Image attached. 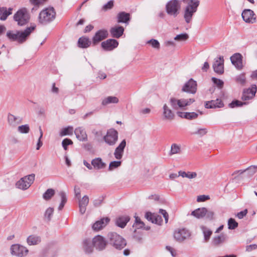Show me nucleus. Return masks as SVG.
I'll use <instances>...</instances> for the list:
<instances>
[{"label": "nucleus", "mask_w": 257, "mask_h": 257, "mask_svg": "<svg viewBox=\"0 0 257 257\" xmlns=\"http://www.w3.org/2000/svg\"><path fill=\"white\" fill-rule=\"evenodd\" d=\"M35 28L36 25H34L27 28L24 31H17L16 33H13L12 31H9L7 33V36L11 41L22 43L26 40L27 37Z\"/></svg>", "instance_id": "2"}, {"label": "nucleus", "mask_w": 257, "mask_h": 257, "mask_svg": "<svg viewBox=\"0 0 257 257\" xmlns=\"http://www.w3.org/2000/svg\"><path fill=\"white\" fill-rule=\"evenodd\" d=\"M147 44H150L155 49H159L160 47V43L156 39H152L148 41Z\"/></svg>", "instance_id": "51"}, {"label": "nucleus", "mask_w": 257, "mask_h": 257, "mask_svg": "<svg viewBox=\"0 0 257 257\" xmlns=\"http://www.w3.org/2000/svg\"><path fill=\"white\" fill-rule=\"evenodd\" d=\"M56 12L53 7L46 8L39 14V21L43 25H47L55 18Z\"/></svg>", "instance_id": "4"}, {"label": "nucleus", "mask_w": 257, "mask_h": 257, "mask_svg": "<svg viewBox=\"0 0 257 257\" xmlns=\"http://www.w3.org/2000/svg\"><path fill=\"white\" fill-rule=\"evenodd\" d=\"M227 235L221 233L219 235L214 237L212 240V243L215 246H218L224 243L227 240Z\"/></svg>", "instance_id": "31"}, {"label": "nucleus", "mask_w": 257, "mask_h": 257, "mask_svg": "<svg viewBox=\"0 0 257 257\" xmlns=\"http://www.w3.org/2000/svg\"><path fill=\"white\" fill-rule=\"evenodd\" d=\"M18 131L21 134H27L30 131L29 126L28 124L20 125L18 127Z\"/></svg>", "instance_id": "50"}, {"label": "nucleus", "mask_w": 257, "mask_h": 257, "mask_svg": "<svg viewBox=\"0 0 257 257\" xmlns=\"http://www.w3.org/2000/svg\"><path fill=\"white\" fill-rule=\"evenodd\" d=\"M58 195L60 197L61 202L59 204L58 209L61 210L67 201V197L66 193L63 191H60L58 193Z\"/></svg>", "instance_id": "40"}, {"label": "nucleus", "mask_w": 257, "mask_h": 257, "mask_svg": "<svg viewBox=\"0 0 257 257\" xmlns=\"http://www.w3.org/2000/svg\"><path fill=\"white\" fill-rule=\"evenodd\" d=\"M108 217L101 219L96 221L92 226V229L95 231H99L104 227L109 221Z\"/></svg>", "instance_id": "22"}, {"label": "nucleus", "mask_w": 257, "mask_h": 257, "mask_svg": "<svg viewBox=\"0 0 257 257\" xmlns=\"http://www.w3.org/2000/svg\"><path fill=\"white\" fill-rule=\"evenodd\" d=\"M256 91V86L252 84L250 88L244 90L242 95V99L243 100H247L252 98L255 94Z\"/></svg>", "instance_id": "17"}, {"label": "nucleus", "mask_w": 257, "mask_h": 257, "mask_svg": "<svg viewBox=\"0 0 257 257\" xmlns=\"http://www.w3.org/2000/svg\"><path fill=\"white\" fill-rule=\"evenodd\" d=\"M235 81L241 85H244L246 82V78L244 73H241L238 75H237L235 77Z\"/></svg>", "instance_id": "45"}, {"label": "nucleus", "mask_w": 257, "mask_h": 257, "mask_svg": "<svg viewBox=\"0 0 257 257\" xmlns=\"http://www.w3.org/2000/svg\"><path fill=\"white\" fill-rule=\"evenodd\" d=\"M107 240L110 245L119 250L122 249L127 244L125 239L114 232L108 233Z\"/></svg>", "instance_id": "3"}, {"label": "nucleus", "mask_w": 257, "mask_h": 257, "mask_svg": "<svg viewBox=\"0 0 257 257\" xmlns=\"http://www.w3.org/2000/svg\"><path fill=\"white\" fill-rule=\"evenodd\" d=\"M195 101L193 98L177 99L175 98H171L170 99V103L172 107L175 110L179 108H182L186 106L190 105Z\"/></svg>", "instance_id": "8"}, {"label": "nucleus", "mask_w": 257, "mask_h": 257, "mask_svg": "<svg viewBox=\"0 0 257 257\" xmlns=\"http://www.w3.org/2000/svg\"><path fill=\"white\" fill-rule=\"evenodd\" d=\"M184 115V118L192 120L196 118L198 116V114L195 112H186Z\"/></svg>", "instance_id": "46"}, {"label": "nucleus", "mask_w": 257, "mask_h": 257, "mask_svg": "<svg viewBox=\"0 0 257 257\" xmlns=\"http://www.w3.org/2000/svg\"><path fill=\"white\" fill-rule=\"evenodd\" d=\"M103 200V197L102 196L99 197L97 199H95L93 202L94 206L95 207L99 206L101 204Z\"/></svg>", "instance_id": "59"}, {"label": "nucleus", "mask_w": 257, "mask_h": 257, "mask_svg": "<svg viewBox=\"0 0 257 257\" xmlns=\"http://www.w3.org/2000/svg\"><path fill=\"white\" fill-rule=\"evenodd\" d=\"M89 203V197L87 195H84L79 201V212L81 214L85 213L86 210V207Z\"/></svg>", "instance_id": "23"}, {"label": "nucleus", "mask_w": 257, "mask_h": 257, "mask_svg": "<svg viewBox=\"0 0 257 257\" xmlns=\"http://www.w3.org/2000/svg\"><path fill=\"white\" fill-rule=\"evenodd\" d=\"M121 164V161H113L109 163V167H108V170L109 171H112L119 166H120Z\"/></svg>", "instance_id": "47"}, {"label": "nucleus", "mask_w": 257, "mask_h": 257, "mask_svg": "<svg viewBox=\"0 0 257 257\" xmlns=\"http://www.w3.org/2000/svg\"><path fill=\"white\" fill-rule=\"evenodd\" d=\"M179 176H181L183 178H187L189 179H193L197 176V173L196 172H184L182 171H180L179 172Z\"/></svg>", "instance_id": "41"}, {"label": "nucleus", "mask_w": 257, "mask_h": 257, "mask_svg": "<svg viewBox=\"0 0 257 257\" xmlns=\"http://www.w3.org/2000/svg\"><path fill=\"white\" fill-rule=\"evenodd\" d=\"M214 212L211 210H208L207 209V212L205 213L206 218L209 220H212L214 218Z\"/></svg>", "instance_id": "64"}, {"label": "nucleus", "mask_w": 257, "mask_h": 257, "mask_svg": "<svg viewBox=\"0 0 257 257\" xmlns=\"http://www.w3.org/2000/svg\"><path fill=\"white\" fill-rule=\"evenodd\" d=\"M73 144L71 140L66 138L62 141V145L65 150H67V146Z\"/></svg>", "instance_id": "55"}, {"label": "nucleus", "mask_w": 257, "mask_h": 257, "mask_svg": "<svg viewBox=\"0 0 257 257\" xmlns=\"http://www.w3.org/2000/svg\"><path fill=\"white\" fill-rule=\"evenodd\" d=\"M209 199V196L208 195H200L197 197V202H203Z\"/></svg>", "instance_id": "63"}, {"label": "nucleus", "mask_w": 257, "mask_h": 257, "mask_svg": "<svg viewBox=\"0 0 257 257\" xmlns=\"http://www.w3.org/2000/svg\"><path fill=\"white\" fill-rule=\"evenodd\" d=\"M213 70L215 72L221 74L224 72V59L223 57L220 56L215 59L213 64Z\"/></svg>", "instance_id": "14"}, {"label": "nucleus", "mask_w": 257, "mask_h": 257, "mask_svg": "<svg viewBox=\"0 0 257 257\" xmlns=\"http://www.w3.org/2000/svg\"><path fill=\"white\" fill-rule=\"evenodd\" d=\"M223 106V103L222 100L219 99H216L215 100L208 101L205 104V106L207 108H221Z\"/></svg>", "instance_id": "26"}, {"label": "nucleus", "mask_w": 257, "mask_h": 257, "mask_svg": "<svg viewBox=\"0 0 257 257\" xmlns=\"http://www.w3.org/2000/svg\"><path fill=\"white\" fill-rule=\"evenodd\" d=\"M83 248L86 253L90 254L93 252V246L92 240L90 239H85L82 242Z\"/></svg>", "instance_id": "30"}, {"label": "nucleus", "mask_w": 257, "mask_h": 257, "mask_svg": "<svg viewBox=\"0 0 257 257\" xmlns=\"http://www.w3.org/2000/svg\"><path fill=\"white\" fill-rule=\"evenodd\" d=\"M163 220L161 216L155 215L154 221H152L153 223H155L158 225H161Z\"/></svg>", "instance_id": "60"}, {"label": "nucleus", "mask_w": 257, "mask_h": 257, "mask_svg": "<svg viewBox=\"0 0 257 257\" xmlns=\"http://www.w3.org/2000/svg\"><path fill=\"white\" fill-rule=\"evenodd\" d=\"M159 213L163 215L165 218V222L167 223L169 219V215L167 211L163 209H160L159 210Z\"/></svg>", "instance_id": "61"}, {"label": "nucleus", "mask_w": 257, "mask_h": 257, "mask_svg": "<svg viewBox=\"0 0 257 257\" xmlns=\"http://www.w3.org/2000/svg\"><path fill=\"white\" fill-rule=\"evenodd\" d=\"M55 194V191L53 189H48L43 194V197L46 200L50 199Z\"/></svg>", "instance_id": "43"}, {"label": "nucleus", "mask_w": 257, "mask_h": 257, "mask_svg": "<svg viewBox=\"0 0 257 257\" xmlns=\"http://www.w3.org/2000/svg\"><path fill=\"white\" fill-rule=\"evenodd\" d=\"M190 236V231L185 228L178 229L174 233V237L175 239L179 242H182L185 240L188 239Z\"/></svg>", "instance_id": "11"}, {"label": "nucleus", "mask_w": 257, "mask_h": 257, "mask_svg": "<svg viewBox=\"0 0 257 257\" xmlns=\"http://www.w3.org/2000/svg\"><path fill=\"white\" fill-rule=\"evenodd\" d=\"M155 214H152L151 212H147L145 214V217L146 219L151 221L152 223V221H154L155 218Z\"/></svg>", "instance_id": "62"}, {"label": "nucleus", "mask_w": 257, "mask_h": 257, "mask_svg": "<svg viewBox=\"0 0 257 257\" xmlns=\"http://www.w3.org/2000/svg\"><path fill=\"white\" fill-rule=\"evenodd\" d=\"M10 250L11 254L17 257H24L29 252V250L26 247L19 244L12 245Z\"/></svg>", "instance_id": "10"}, {"label": "nucleus", "mask_w": 257, "mask_h": 257, "mask_svg": "<svg viewBox=\"0 0 257 257\" xmlns=\"http://www.w3.org/2000/svg\"><path fill=\"white\" fill-rule=\"evenodd\" d=\"M74 134L76 138L80 141L86 142L87 141V135L85 129L82 126L76 127L74 130Z\"/></svg>", "instance_id": "20"}, {"label": "nucleus", "mask_w": 257, "mask_h": 257, "mask_svg": "<svg viewBox=\"0 0 257 257\" xmlns=\"http://www.w3.org/2000/svg\"><path fill=\"white\" fill-rule=\"evenodd\" d=\"M242 56L239 53H235L230 57V60L232 64L238 70L242 68Z\"/></svg>", "instance_id": "21"}, {"label": "nucleus", "mask_w": 257, "mask_h": 257, "mask_svg": "<svg viewBox=\"0 0 257 257\" xmlns=\"http://www.w3.org/2000/svg\"><path fill=\"white\" fill-rule=\"evenodd\" d=\"M113 6V0H110L106 4L104 5V6L102 8V10L104 11H106L108 10H110L112 8Z\"/></svg>", "instance_id": "54"}, {"label": "nucleus", "mask_w": 257, "mask_h": 257, "mask_svg": "<svg viewBox=\"0 0 257 257\" xmlns=\"http://www.w3.org/2000/svg\"><path fill=\"white\" fill-rule=\"evenodd\" d=\"M207 133V130L205 128H201L198 129L197 131L194 132L193 134L197 135L200 137H202L206 135Z\"/></svg>", "instance_id": "57"}, {"label": "nucleus", "mask_w": 257, "mask_h": 257, "mask_svg": "<svg viewBox=\"0 0 257 257\" xmlns=\"http://www.w3.org/2000/svg\"><path fill=\"white\" fill-rule=\"evenodd\" d=\"M181 8V2L178 0H170L165 6L167 14L174 18L179 15Z\"/></svg>", "instance_id": "5"}, {"label": "nucleus", "mask_w": 257, "mask_h": 257, "mask_svg": "<svg viewBox=\"0 0 257 257\" xmlns=\"http://www.w3.org/2000/svg\"><path fill=\"white\" fill-rule=\"evenodd\" d=\"M244 104H246L245 102H243L238 100H235L229 104V107L230 108H235L236 107L242 106Z\"/></svg>", "instance_id": "48"}, {"label": "nucleus", "mask_w": 257, "mask_h": 257, "mask_svg": "<svg viewBox=\"0 0 257 257\" xmlns=\"http://www.w3.org/2000/svg\"><path fill=\"white\" fill-rule=\"evenodd\" d=\"M183 3L186 4L184 9L183 18L187 24L191 22L193 16L197 11L200 5L199 0H182Z\"/></svg>", "instance_id": "1"}, {"label": "nucleus", "mask_w": 257, "mask_h": 257, "mask_svg": "<svg viewBox=\"0 0 257 257\" xmlns=\"http://www.w3.org/2000/svg\"><path fill=\"white\" fill-rule=\"evenodd\" d=\"M92 243L93 247L96 249L102 250L105 248L107 241L103 236L97 235L93 238Z\"/></svg>", "instance_id": "12"}, {"label": "nucleus", "mask_w": 257, "mask_h": 257, "mask_svg": "<svg viewBox=\"0 0 257 257\" xmlns=\"http://www.w3.org/2000/svg\"><path fill=\"white\" fill-rule=\"evenodd\" d=\"M213 83L215 84L219 88L221 89L223 87L224 82L221 79L216 78L215 77H212L211 78Z\"/></svg>", "instance_id": "52"}, {"label": "nucleus", "mask_w": 257, "mask_h": 257, "mask_svg": "<svg viewBox=\"0 0 257 257\" xmlns=\"http://www.w3.org/2000/svg\"><path fill=\"white\" fill-rule=\"evenodd\" d=\"M182 91L194 94L197 90V82L193 79H189L183 86Z\"/></svg>", "instance_id": "13"}, {"label": "nucleus", "mask_w": 257, "mask_h": 257, "mask_svg": "<svg viewBox=\"0 0 257 257\" xmlns=\"http://www.w3.org/2000/svg\"><path fill=\"white\" fill-rule=\"evenodd\" d=\"M126 146V141L123 140L115 148L114 152V156L116 160H120L122 159L124 154V150Z\"/></svg>", "instance_id": "16"}, {"label": "nucleus", "mask_w": 257, "mask_h": 257, "mask_svg": "<svg viewBox=\"0 0 257 257\" xmlns=\"http://www.w3.org/2000/svg\"><path fill=\"white\" fill-rule=\"evenodd\" d=\"M102 48L105 51H111L118 46V42L114 39H108L101 43Z\"/></svg>", "instance_id": "18"}, {"label": "nucleus", "mask_w": 257, "mask_h": 257, "mask_svg": "<svg viewBox=\"0 0 257 257\" xmlns=\"http://www.w3.org/2000/svg\"><path fill=\"white\" fill-rule=\"evenodd\" d=\"M124 32V28L122 26H116L112 27L110 29V33L112 37L115 38H120Z\"/></svg>", "instance_id": "24"}, {"label": "nucleus", "mask_w": 257, "mask_h": 257, "mask_svg": "<svg viewBox=\"0 0 257 257\" xmlns=\"http://www.w3.org/2000/svg\"><path fill=\"white\" fill-rule=\"evenodd\" d=\"M91 44L90 40L86 37H80L78 41V46L81 48H88Z\"/></svg>", "instance_id": "35"}, {"label": "nucleus", "mask_w": 257, "mask_h": 257, "mask_svg": "<svg viewBox=\"0 0 257 257\" xmlns=\"http://www.w3.org/2000/svg\"><path fill=\"white\" fill-rule=\"evenodd\" d=\"M108 36V32L106 30H100L98 31L92 38V43L96 45L101 41L105 39Z\"/></svg>", "instance_id": "19"}, {"label": "nucleus", "mask_w": 257, "mask_h": 257, "mask_svg": "<svg viewBox=\"0 0 257 257\" xmlns=\"http://www.w3.org/2000/svg\"><path fill=\"white\" fill-rule=\"evenodd\" d=\"M135 223L136 226L138 229L142 228L145 225V223L138 216H135Z\"/></svg>", "instance_id": "56"}, {"label": "nucleus", "mask_w": 257, "mask_h": 257, "mask_svg": "<svg viewBox=\"0 0 257 257\" xmlns=\"http://www.w3.org/2000/svg\"><path fill=\"white\" fill-rule=\"evenodd\" d=\"M41 242V237L37 234H32L28 236L27 243L29 245H36Z\"/></svg>", "instance_id": "28"}, {"label": "nucleus", "mask_w": 257, "mask_h": 257, "mask_svg": "<svg viewBox=\"0 0 257 257\" xmlns=\"http://www.w3.org/2000/svg\"><path fill=\"white\" fill-rule=\"evenodd\" d=\"M119 100L117 97L113 96H110L103 98L101 104L106 106L111 103H117Z\"/></svg>", "instance_id": "37"}, {"label": "nucleus", "mask_w": 257, "mask_h": 257, "mask_svg": "<svg viewBox=\"0 0 257 257\" xmlns=\"http://www.w3.org/2000/svg\"><path fill=\"white\" fill-rule=\"evenodd\" d=\"M91 165L96 170L103 169L106 164L102 161L100 158H96L91 161Z\"/></svg>", "instance_id": "29"}, {"label": "nucleus", "mask_w": 257, "mask_h": 257, "mask_svg": "<svg viewBox=\"0 0 257 257\" xmlns=\"http://www.w3.org/2000/svg\"><path fill=\"white\" fill-rule=\"evenodd\" d=\"M130 220V217L127 215L121 216L116 218L115 223L118 227L123 228L126 226Z\"/></svg>", "instance_id": "27"}, {"label": "nucleus", "mask_w": 257, "mask_h": 257, "mask_svg": "<svg viewBox=\"0 0 257 257\" xmlns=\"http://www.w3.org/2000/svg\"><path fill=\"white\" fill-rule=\"evenodd\" d=\"M181 153V146L180 144L174 143L171 146V150L169 155L171 156L175 154H180Z\"/></svg>", "instance_id": "38"}, {"label": "nucleus", "mask_w": 257, "mask_h": 257, "mask_svg": "<svg viewBox=\"0 0 257 257\" xmlns=\"http://www.w3.org/2000/svg\"><path fill=\"white\" fill-rule=\"evenodd\" d=\"M118 138V133L117 131L114 128H110L107 130L103 139L106 144L110 146H113L116 144Z\"/></svg>", "instance_id": "9"}, {"label": "nucleus", "mask_w": 257, "mask_h": 257, "mask_svg": "<svg viewBox=\"0 0 257 257\" xmlns=\"http://www.w3.org/2000/svg\"><path fill=\"white\" fill-rule=\"evenodd\" d=\"M13 9L9 8L7 9L6 7H0V20L5 21L8 16L12 14Z\"/></svg>", "instance_id": "33"}, {"label": "nucleus", "mask_w": 257, "mask_h": 257, "mask_svg": "<svg viewBox=\"0 0 257 257\" xmlns=\"http://www.w3.org/2000/svg\"><path fill=\"white\" fill-rule=\"evenodd\" d=\"M8 121L9 124L13 126H17L22 121V118L20 117L9 113L8 116Z\"/></svg>", "instance_id": "34"}, {"label": "nucleus", "mask_w": 257, "mask_h": 257, "mask_svg": "<svg viewBox=\"0 0 257 257\" xmlns=\"http://www.w3.org/2000/svg\"><path fill=\"white\" fill-rule=\"evenodd\" d=\"M246 171H248L250 175H253L257 172V166H250L246 168Z\"/></svg>", "instance_id": "58"}, {"label": "nucleus", "mask_w": 257, "mask_h": 257, "mask_svg": "<svg viewBox=\"0 0 257 257\" xmlns=\"http://www.w3.org/2000/svg\"><path fill=\"white\" fill-rule=\"evenodd\" d=\"M14 20L17 22L19 26H23L27 24L30 20L29 11L26 8L19 10L14 15Z\"/></svg>", "instance_id": "6"}, {"label": "nucleus", "mask_w": 257, "mask_h": 257, "mask_svg": "<svg viewBox=\"0 0 257 257\" xmlns=\"http://www.w3.org/2000/svg\"><path fill=\"white\" fill-rule=\"evenodd\" d=\"M238 226V223L235 219L230 218L228 220V228L229 229H234Z\"/></svg>", "instance_id": "49"}, {"label": "nucleus", "mask_w": 257, "mask_h": 257, "mask_svg": "<svg viewBox=\"0 0 257 257\" xmlns=\"http://www.w3.org/2000/svg\"><path fill=\"white\" fill-rule=\"evenodd\" d=\"M163 116L164 119L171 120L174 118V113L166 104L163 107Z\"/></svg>", "instance_id": "25"}, {"label": "nucleus", "mask_w": 257, "mask_h": 257, "mask_svg": "<svg viewBox=\"0 0 257 257\" xmlns=\"http://www.w3.org/2000/svg\"><path fill=\"white\" fill-rule=\"evenodd\" d=\"M130 14L124 12H121L117 16V22L119 23H128L130 20Z\"/></svg>", "instance_id": "32"}, {"label": "nucleus", "mask_w": 257, "mask_h": 257, "mask_svg": "<svg viewBox=\"0 0 257 257\" xmlns=\"http://www.w3.org/2000/svg\"><path fill=\"white\" fill-rule=\"evenodd\" d=\"M207 209L205 207L199 208L191 212V215L197 218H201L205 216Z\"/></svg>", "instance_id": "36"}, {"label": "nucleus", "mask_w": 257, "mask_h": 257, "mask_svg": "<svg viewBox=\"0 0 257 257\" xmlns=\"http://www.w3.org/2000/svg\"><path fill=\"white\" fill-rule=\"evenodd\" d=\"M242 18L246 23L253 24L255 22L256 18L254 12L249 9L244 10L241 14Z\"/></svg>", "instance_id": "15"}, {"label": "nucleus", "mask_w": 257, "mask_h": 257, "mask_svg": "<svg viewBox=\"0 0 257 257\" xmlns=\"http://www.w3.org/2000/svg\"><path fill=\"white\" fill-rule=\"evenodd\" d=\"M188 38V35L186 33H182L177 35L175 38L174 40L178 41H182L186 40Z\"/></svg>", "instance_id": "53"}, {"label": "nucleus", "mask_w": 257, "mask_h": 257, "mask_svg": "<svg viewBox=\"0 0 257 257\" xmlns=\"http://www.w3.org/2000/svg\"><path fill=\"white\" fill-rule=\"evenodd\" d=\"M54 212V208L53 207H49L45 211L44 214L45 218L48 221H50Z\"/></svg>", "instance_id": "44"}, {"label": "nucleus", "mask_w": 257, "mask_h": 257, "mask_svg": "<svg viewBox=\"0 0 257 257\" xmlns=\"http://www.w3.org/2000/svg\"><path fill=\"white\" fill-rule=\"evenodd\" d=\"M73 131V127L69 125L62 129L60 133V135L62 137L67 135L71 136L72 135Z\"/></svg>", "instance_id": "42"}, {"label": "nucleus", "mask_w": 257, "mask_h": 257, "mask_svg": "<svg viewBox=\"0 0 257 257\" xmlns=\"http://www.w3.org/2000/svg\"><path fill=\"white\" fill-rule=\"evenodd\" d=\"M200 228L204 236V241L207 242L210 239V236L212 234V231L206 226L204 225H201L200 226Z\"/></svg>", "instance_id": "39"}, {"label": "nucleus", "mask_w": 257, "mask_h": 257, "mask_svg": "<svg viewBox=\"0 0 257 257\" xmlns=\"http://www.w3.org/2000/svg\"><path fill=\"white\" fill-rule=\"evenodd\" d=\"M35 178L34 174H31L21 178L16 183V186L17 188L23 190L28 189L33 183Z\"/></svg>", "instance_id": "7"}]
</instances>
